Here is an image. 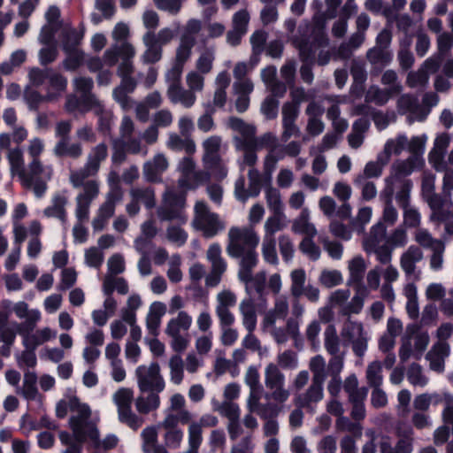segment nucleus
I'll use <instances>...</instances> for the list:
<instances>
[{
	"label": "nucleus",
	"mask_w": 453,
	"mask_h": 453,
	"mask_svg": "<svg viewBox=\"0 0 453 453\" xmlns=\"http://www.w3.org/2000/svg\"><path fill=\"white\" fill-rule=\"evenodd\" d=\"M112 398L117 406L120 422L127 424L134 430L139 428L142 425L143 419L133 413L131 410L134 399L133 390L127 388H121L114 393Z\"/></svg>",
	"instance_id": "11"
},
{
	"label": "nucleus",
	"mask_w": 453,
	"mask_h": 453,
	"mask_svg": "<svg viewBox=\"0 0 453 453\" xmlns=\"http://www.w3.org/2000/svg\"><path fill=\"white\" fill-rule=\"evenodd\" d=\"M292 230L296 234H304L309 237L317 235L315 226L310 221V211L303 208L300 215L293 221Z\"/></svg>",
	"instance_id": "41"
},
{
	"label": "nucleus",
	"mask_w": 453,
	"mask_h": 453,
	"mask_svg": "<svg viewBox=\"0 0 453 453\" xmlns=\"http://www.w3.org/2000/svg\"><path fill=\"white\" fill-rule=\"evenodd\" d=\"M220 147L221 138L217 135L211 136L203 142V165H210V164L217 163L218 160L221 159L219 155Z\"/></svg>",
	"instance_id": "40"
},
{
	"label": "nucleus",
	"mask_w": 453,
	"mask_h": 453,
	"mask_svg": "<svg viewBox=\"0 0 453 453\" xmlns=\"http://www.w3.org/2000/svg\"><path fill=\"white\" fill-rule=\"evenodd\" d=\"M119 86L112 92L114 100L120 105L123 111H129L133 108L134 102L128 96L136 88V81L132 77H122Z\"/></svg>",
	"instance_id": "23"
},
{
	"label": "nucleus",
	"mask_w": 453,
	"mask_h": 453,
	"mask_svg": "<svg viewBox=\"0 0 453 453\" xmlns=\"http://www.w3.org/2000/svg\"><path fill=\"white\" fill-rule=\"evenodd\" d=\"M135 376L141 392L160 393L165 389V382L157 363L139 365L135 370Z\"/></svg>",
	"instance_id": "9"
},
{
	"label": "nucleus",
	"mask_w": 453,
	"mask_h": 453,
	"mask_svg": "<svg viewBox=\"0 0 453 453\" xmlns=\"http://www.w3.org/2000/svg\"><path fill=\"white\" fill-rule=\"evenodd\" d=\"M92 111L98 117V130L104 135H110L111 131L113 114L111 111L106 110L101 101H94Z\"/></svg>",
	"instance_id": "39"
},
{
	"label": "nucleus",
	"mask_w": 453,
	"mask_h": 453,
	"mask_svg": "<svg viewBox=\"0 0 453 453\" xmlns=\"http://www.w3.org/2000/svg\"><path fill=\"white\" fill-rule=\"evenodd\" d=\"M108 156V149L105 143H99L93 147L88 155L87 162L82 168L71 171L69 180L73 188L82 184V181L89 177L96 175L102 162Z\"/></svg>",
	"instance_id": "7"
},
{
	"label": "nucleus",
	"mask_w": 453,
	"mask_h": 453,
	"mask_svg": "<svg viewBox=\"0 0 453 453\" xmlns=\"http://www.w3.org/2000/svg\"><path fill=\"white\" fill-rule=\"evenodd\" d=\"M119 58H121V63L118 67V75L119 77H131L134 70L132 59L135 56L134 47L128 42L119 45Z\"/></svg>",
	"instance_id": "30"
},
{
	"label": "nucleus",
	"mask_w": 453,
	"mask_h": 453,
	"mask_svg": "<svg viewBox=\"0 0 453 453\" xmlns=\"http://www.w3.org/2000/svg\"><path fill=\"white\" fill-rule=\"evenodd\" d=\"M384 245H388L387 227L381 222H378L372 226L369 235L364 240L363 246L367 253H371V250Z\"/></svg>",
	"instance_id": "29"
},
{
	"label": "nucleus",
	"mask_w": 453,
	"mask_h": 453,
	"mask_svg": "<svg viewBox=\"0 0 453 453\" xmlns=\"http://www.w3.org/2000/svg\"><path fill=\"white\" fill-rule=\"evenodd\" d=\"M435 180L434 173H425L421 185L422 196L432 211L431 220L445 219L444 207L447 203L443 197L435 193Z\"/></svg>",
	"instance_id": "13"
},
{
	"label": "nucleus",
	"mask_w": 453,
	"mask_h": 453,
	"mask_svg": "<svg viewBox=\"0 0 453 453\" xmlns=\"http://www.w3.org/2000/svg\"><path fill=\"white\" fill-rule=\"evenodd\" d=\"M309 21L303 20L297 28L296 34L290 37V41L293 45L298 49L303 62H311L314 59L317 50H320L318 63L320 65H325L329 63L331 58L329 50H325L328 47V44L319 46L317 38L319 35V28L314 27L312 35L308 36L307 33L309 32ZM327 43H329L328 41Z\"/></svg>",
	"instance_id": "2"
},
{
	"label": "nucleus",
	"mask_w": 453,
	"mask_h": 453,
	"mask_svg": "<svg viewBox=\"0 0 453 453\" xmlns=\"http://www.w3.org/2000/svg\"><path fill=\"white\" fill-rule=\"evenodd\" d=\"M146 50L142 56V62L151 64L159 61L162 58V46L157 42L154 32L148 31L142 37Z\"/></svg>",
	"instance_id": "35"
},
{
	"label": "nucleus",
	"mask_w": 453,
	"mask_h": 453,
	"mask_svg": "<svg viewBox=\"0 0 453 453\" xmlns=\"http://www.w3.org/2000/svg\"><path fill=\"white\" fill-rule=\"evenodd\" d=\"M166 146L173 150H184L187 153H193L196 150V144L189 137L182 138L175 133L169 134Z\"/></svg>",
	"instance_id": "54"
},
{
	"label": "nucleus",
	"mask_w": 453,
	"mask_h": 453,
	"mask_svg": "<svg viewBox=\"0 0 453 453\" xmlns=\"http://www.w3.org/2000/svg\"><path fill=\"white\" fill-rule=\"evenodd\" d=\"M396 434L399 437L395 448L394 453H411L413 451V434L414 431L411 426L402 429L396 427Z\"/></svg>",
	"instance_id": "47"
},
{
	"label": "nucleus",
	"mask_w": 453,
	"mask_h": 453,
	"mask_svg": "<svg viewBox=\"0 0 453 453\" xmlns=\"http://www.w3.org/2000/svg\"><path fill=\"white\" fill-rule=\"evenodd\" d=\"M239 309L243 326L248 332H254L257 321L254 300L251 297L243 299Z\"/></svg>",
	"instance_id": "38"
},
{
	"label": "nucleus",
	"mask_w": 453,
	"mask_h": 453,
	"mask_svg": "<svg viewBox=\"0 0 453 453\" xmlns=\"http://www.w3.org/2000/svg\"><path fill=\"white\" fill-rule=\"evenodd\" d=\"M68 198L64 193H57L51 198V203L43 210V215L47 218H56L61 221L63 225L67 222V213L65 206Z\"/></svg>",
	"instance_id": "27"
},
{
	"label": "nucleus",
	"mask_w": 453,
	"mask_h": 453,
	"mask_svg": "<svg viewBox=\"0 0 453 453\" xmlns=\"http://www.w3.org/2000/svg\"><path fill=\"white\" fill-rule=\"evenodd\" d=\"M215 60V50L212 47H208L200 51L199 56L196 61V71L207 74L213 67Z\"/></svg>",
	"instance_id": "52"
},
{
	"label": "nucleus",
	"mask_w": 453,
	"mask_h": 453,
	"mask_svg": "<svg viewBox=\"0 0 453 453\" xmlns=\"http://www.w3.org/2000/svg\"><path fill=\"white\" fill-rule=\"evenodd\" d=\"M262 387L250 388V395L247 401V405L250 412H256L262 418H267L270 417H277L281 410L279 406L280 403H272L268 401L267 403L262 404L259 403Z\"/></svg>",
	"instance_id": "16"
},
{
	"label": "nucleus",
	"mask_w": 453,
	"mask_h": 453,
	"mask_svg": "<svg viewBox=\"0 0 453 453\" xmlns=\"http://www.w3.org/2000/svg\"><path fill=\"white\" fill-rule=\"evenodd\" d=\"M67 80L62 74L50 72L46 88V100L49 102L58 100L65 91Z\"/></svg>",
	"instance_id": "36"
},
{
	"label": "nucleus",
	"mask_w": 453,
	"mask_h": 453,
	"mask_svg": "<svg viewBox=\"0 0 453 453\" xmlns=\"http://www.w3.org/2000/svg\"><path fill=\"white\" fill-rule=\"evenodd\" d=\"M355 295L341 311L343 315L358 314L364 307L365 299L369 296V290L364 284L353 287Z\"/></svg>",
	"instance_id": "37"
},
{
	"label": "nucleus",
	"mask_w": 453,
	"mask_h": 453,
	"mask_svg": "<svg viewBox=\"0 0 453 453\" xmlns=\"http://www.w3.org/2000/svg\"><path fill=\"white\" fill-rule=\"evenodd\" d=\"M159 393L150 392L146 396H139L135 401L136 410L140 413H149L157 410L160 405Z\"/></svg>",
	"instance_id": "58"
},
{
	"label": "nucleus",
	"mask_w": 453,
	"mask_h": 453,
	"mask_svg": "<svg viewBox=\"0 0 453 453\" xmlns=\"http://www.w3.org/2000/svg\"><path fill=\"white\" fill-rule=\"evenodd\" d=\"M229 127L240 136L234 138L235 146L250 147L257 142L256 134V127L251 124L245 123L242 119L232 117L228 120Z\"/></svg>",
	"instance_id": "22"
},
{
	"label": "nucleus",
	"mask_w": 453,
	"mask_h": 453,
	"mask_svg": "<svg viewBox=\"0 0 453 453\" xmlns=\"http://www.w3.org/2000/svg\"><path fill=\"white\" fill-rule=\"evenodd\" d=\"M344 391L348 394L349 400H354L357 397H365L367 394L366 389L358 388V380L356 374L349 375L342 383Z\"/></svg>",
	"instance_id": "63"
},
{
	"label": "nucleus",
	"mask_w": 453,
	"mask_h": 453,
	"mask_svg": "<svg viewBox=\"0 0 453 453\" xmlns=\"http://www.w3.org/2000/svg\"><path fill=\"white\" fill-rule=\"evenodd\" d=\"M408 137L404 134H399L394 139H388L385 145L384 150L380 152V158L383 157L384 162H389L390 157L399 155L403 150H407Z\"/></svg>",
	"instance_id": "43"
},
{
	"label": "nucleus",
	"mask_w": 453,
	"mask_h": 453,
	"mask_svg": "<svg viewBox=\"0 0 453 453\" xmlns=\"http://www.w3.org/2000/svg\"><path fill=\"white\" fill-rule=\"evenodd\" d=\"M408 381L414 387L424 388L427 385L429 379L425 374L422 367L418 364H412L407 370Z\"/></svg>",
	"instance_id": "61"
},
{
	"label": "nucleus",
	"mask_w": 453,
	"mask_h": 453,
	"mask_svg": "<svg viewBox=\"0 0 453 453\" xmlns=\"http://www.w3.org/2000/svg\"><path fill=\"white\" fill-rule=\"evenodd\" d=\"M323 384L324 382L322 381L311 380V384L307 390L296 395V405L299 408H305L313 411L316 404L324 397Z\"/></svg>",
	"instance_id": "21"
},
{
	"label": "nucleus",
	"mask_w": 453,
	"mask_h": 453,
	"mask_svg": "<svg viewBox=\"0 0 453 453\" xmlns=\"http://www.w3.org/2000/svg\"><path fill=\"white\" fill-rule=\"evenodd\" d=\"M240 257L238 277L246 285V290H249V282L251 281L252 271L258 262V256L256 250H250Z\"/></svg>",
	"instance_id": "31"
},
{
	"label": "nucleus",
	"mask_w": 453,
	"mask_h": 453,
	"mask_svg": "<svg viewBox=\"0 0 453 453\" xmlns=\"http://www.w3.org/2000/svg\"><path fill=\"white\" fill-rule=\"evenodd\" d=\"M449 345L446 342L435 343L426 354L430 369L437 372H442L445 368V359L449 356Z\"/></svg>",
	"instance_id": "24"
},
{
	"label": "nucleus",
	"mask_w": 453,
	"mask_h": 453,
	"mask_svg": "<svg viewBox=\"0 0 453 453\" xmlns=\"http://www.w3.org/2000/svg\"><path fill=\"white\" fill-rule=\"evenodd\" d=\"M29 327L24 329V326H19V334L22 337V342L25 349H36V348L44 342H47L57 336V331L46 326L36 330L32 333Z\"/></svg>",
	"instance_id": "20"
},
{
	"label": "nucleus",
	"mask_w": 453,
	"mask_h": 453,
	"mask_svg": "<svg viewBox=\"0 0 453 453\" xmlns=\"http://www.w3.org/2000/svg\"><path fill=\"white\" fill-rule=\"evenodd\" d=\"M248 178L249 187L247 188H245V178L242 175L235 181L234 195L242 203H245L250 197L257 196L261 191L262 176L257 168L249 169Z\"/></svg>",
	"instance_id": "14"
},
{
	"label": "nucleus",
	"mask_w": 453,
	"mask_h": 453,
	"mask_svg": "<svg viewBox=\"0 0 453 453\" xmlns=\"http://www.w3.org/2000/svg\"><path fill=\"white\" fill-rule=\"evenodd\" d=\"M324 347L329 355L341 354L342 342L337 334L334 325H329L326 327L324 334Z\"/></svg>",
	"instance_id": "50"
},
{
	"label": "nucleus",
	"mask_w": 453,
	"mask_h": 453,
	"mask_svg": "<svg viewBox=\"0 0 453 453\" xmlns=\"http://www.w3.org/2000/svg\"><path fill=\"white\" fill-rule=\"evenodd\" d=\"M234 93L236 96L235 108L239 112H244L250 106V94L254 89L251 81L234 82Z\"/></svg>",
	"instance_id": "33"
},
{
	"label": "nucleus",
	"mask_w": 453,
	"mask_h": 453,
	"mask_svg": "<svg viewBox=\"0 0 453 453\" xmlns=\"http://www.w3.org/2000/svg\"><path fill=\"white\" fill-rule=\"evenodd\" d=\"M285 375L280 367L273 364H268L265 368V384L270 392L265 395L267 401H273L282 404L290 396V392L285 388Z\"/></svg>",
	"instance_id": "8"
},
{
	"label": "nucleus",
	"mask_w": 453,
	"mask_h": 453,
	"mask_svg": "<svg viewBox=\"0 0 453 453\" xmlns=\"http://www.w3.org/2000/svg\"><path fill=\"white\" fill-rule=\"evenodd\" d=\"M89 416V407L87 404H79L78 414L72 416L69 421L75 443L68 445V448L63 453H81V445L88 439L92 442H97L98 430L94 424L88 421Z\"/></svg>",
	"instance_id": "3"
},
{
	"label": "nucleus",
	"mask_w": 453,
	"mask_h": 453,
	"mask_svg": "<svg viewBox=\"0 0 453 453\" xmlns=\"http://www.w3.org/2000/svg\"><path fill=\"white\" fill-rule=\"evenodd\" d=\"M84 31L73 27H65L61 33V46L63 50H80L78 45L83 39Z\"/></svg>",
	"instance_id": "49"
},
{
	"label": "nucleus",
	"mask_w": 453,
	"mask_h": 453,
	"mask_svg": "<svg viewBox=\"0 0 453 453\" xmlns=\"http://www.w3.org/2000/svg\"><path fill=\"white\" fill-rule=\"evenodd\" d=\"M424 159L420 156L413 155L405 160L396 161L392 166V176L397 180L411 174L415 170L421 168Z\"/></svg>",
	"instance_id": "32"
},
{
	"label": "nucleus",
	"mask_w": 453,
	"mask_h": 453,
	"mask_svg": "<svg viewBox=\"0 0 453 453\" xmlns=\"http://www.w3.org/2000/svg\"><path fill=\"white\" fill-rule=\"evenodd\" d=\"M388 163L383 161V157L380 158V153L378 154L375 161H369L365 164L363 173L356 177L354 183L361 184L365 179L379 178Z\"/></svg>",
	"instance_id": "48"
},
{
	"label": "nucleus",
	"mask_w": 453,
	"mask_h": 453,
	"mask_svg": "<svg viewBox=\"0 0 453 453\" xmlns=\"http://www.w3.org/2000/svg\"><path fill=\"white\" fill-rule=\"evenodd\" d=\"M372 216V207L363 206L359 208L357 216L350 221L352 228L358 234H362L365 231V226L370 222Z\"/></svg>",
	"instance_id": "60"
},
{
	"label": "nucleus",
	"mask_w": 453,
	"mask_h": 453,
	"mask_svg": "<svg viewBox=\"0 0 453 453\" xmlns=\"http://www.w3.org/2000/svg\"><path fill=\"white\" fill-rule=\"evenodd\" d=\"M180 354V353H176L175 355H173L168 362L170 369V381L174 385L181 384L184 379L185 365Z\"/></svg>",
	"instance_id": "51"
},
{
	"label": "nucleus",
	"mask_w": 453,
	"mask_h": 453,
	"mask_svg": "<svg viewBox=\"0 0 453 453\" xmlns=\"http://www.w3.org/2000/svg\"><path fill=\"white\" fill-rule=\"evenodd\" d=\"M193 226L196 229L202 231L206 237H212L224 228V224L219 220V216L211 212L203 201L196 202L195 205Z\"/></svg>",
	"instance_id": "10"
},
{
	"label": "nucleus",
	"mask_w": 453,
	"mask_h": 453,
	"mask_svg": "<svg viewBox=\"0 0 453 453\" xmlns=\"http://www.w3.org/2000/svg\"><path fill=\"white\" fill-rule=\"evenodd\" d=\"M79 188H81V190L75 198V217L79 221H85L89 218L90 206L93 201L99 196L100 183L96 180H85Z\"/></svg>",
	"instance_id": "12"
},
{
	"label": "nucleus",
	"mask_w": 453,
	"mask_h": 453,
	"mask_svg": "<svg viewBox=\"0 0 453 453\" xmlns=\"http://www.w3.org/2000/svg\"><path fill=\"white\" fill-rule=\"evenodd\" d=\"M290 293L294 298H300L304 292L307 285L306 282V273L303 269H295L290 273Z\"/></svg>",
	"instance_id": "53"
},
{
	"label": "nucleus",
	"mask_w": 453,
	"mask_h": 453,
	"mask_svg": "<svg viewBox=\"0 0 453 453\" xmlns=\"http://www.w3.org/2000/svg\"><path fill=\"white\" fill-rule=\"evenodd\" d=\"M13 311L19 319H25L26 322L22 324L15 323L17 331L19 332V326H24V329L29 327L34 330L36 323L41 319V312L37 309L29 310L27 303L25 302H18L13 305Z\"/></svg>",
	"instance_id": "28"
},
{
	"label": "nucleus",
	"mask_w": 453,
	"mask_h": 453,
	"mask_svg": "<svg viewBox=\"0 0 453 453\" xmlns=\"http://www.w3.org/2000/svg\"><path fill=\"white\" fill-rule=\"evenodd\" d=\"M424 257L423 251L416 245H411L400 257V266L407 280L418 281L421 279V270L417 267Z\"/></svg>",
	"instance_id": "15"
},
{
	"label": "nucleus",
	"mask_w": 453,
	"mask_h": 453,
	"mask_svg": "<svg viewBox=\"0 0 453 453\" xmlns=\"http://www.w3.org/2000/svg\"><path fill=\"white\" fill-rule=\"evenodd\" d=\"M53 173L51 165H45L42 161H31L18 175L21 185L32 189L37 198L44 196L48 188V181Z\"/></svg>",
	"instance_id": "4"
},
{
	"label": "nucleus",
	"mask_w": 453,
	"mask_h": 453,
	"mask_svg": "<svg viewBox=\"0 0 453 453\" xmlns=\"http://www.w3.org/2000/svg\"><path fill=\"white\" fill-rule=\"evenodd\" d=\"M350 73L353 78L352 92L354 93L357 89L361 91L367 79V73L364 62L354 59L351 63Z\"/></svg>",
	"instance_id": "57"
},
{
	"label": "nucleus",
	"mask_w": 453,
	"mask_h": 453,
	"mask_svg": "<svg viewBox=\"0 0 453 453\" xmlns=\"http://www.w3.org/2000/svg\"><path fill=\"white\" fill-rule=\"evenodd\" d=\"M326 12L325 13H315L312 17V23L314 27L319 28V35L317 38L319 46L327 44V37L325 33L326 22L328 19H334L337 16L339 6L342 4V0H325Z\"/></svg>",
	"instance_id": "19"
},
{
	"label": "nucleus",
	"mask_w": 453,
	"mask_h": 453,
	"mask_svg": "<svg viewBox=\"0 0 453 453\" xmlns=\"http://www.w3.org/2000/svg\"><path fill=\"white\" fill-rule=\"evenodd\" d=\"M366 58L372 65L385 66L392 62L393 53L389 50L374 46L367 51Z\"/></svg>",
	"instance_id": "56"
},
{
	"label": "nucleus",
	"mask_w": 453,
	"mask_h": 453,
	"mask_svg": "<svg viewBox=\"0 0 453 453\" xmlns=\"http://www.w3.org/2000/svg\"><path fill=\"white\" fill-rule=\"evenodd\" d=\"M82 146L79 142H71L68 139H60L56 143L53 153L57 157L78 158L82 155Z\"/></svg>",
	"instance_id": "45"
},
{
	"label": "nucleus",
	"mask_w": 453,
	"mask_h": 453,
	"mask_svg": "<svg viewBox=\"0 0 453 453\" xmlns=\"http://www.w3.org/2000/svg\"><path fill=\"white\" fill-rule=\"evenodd\" d=\"M288 225V219L284 212H275L268 217L265 222L264 238L275 239L274 234L283 230Z\"/></svg>",
	"instance_id": "46"
},
{
	"label": "nucleus",
	"mask_w": 453,
	"mask_h": 453,
	"mask_svg": "<svg viewBox=\"0 0 453 453\" xmlns=\"http://www.w3.org/2000/svg\"><path fill=\"white\" fill-rule=\"evenodd\" d=\"M366 269L365 259L361 256H356L349 261V279L347 284L351 287L358 286L362 283V280Z\"/></svg>",
	"instance_id": "42"
},
{
	"label": "nucleus",
	"mask_w": 453,
	"mask_h": 453,
	"mask_svg": "<svg viewBox=\"0 0 453 453\" xmlns=\"http://www.w3.org/2000/svg\"><path fill=\"white\" fill-rule=\"evenodd\" d=\"M365 334L363 324L357 321L348 320L341 331L342 337L350 342Z\"/></svg>",
	"instance_id": "64"
},
{
	"label": "nucleus",
	"mask_w": 453,
	"mask_h": 453,
	"mask_svg": "<svg viewBox=\"0 0 453 453\" xmlns=\"http://www.w3.org/2000/svg\"><path fill=\"white\" fill-rule=\"evenodd\" d=\"M395 96L387 88H382L378 85H371L365 94V101L368 104H374L378 106L387 104Z\"/></svg>",
	"instance_id": "44"
},
{
	"label": "nucleus",
	"mask_w": 453,
	"mask_h": 453,
	"mask_svg": "<svg viewBox=\"0 0 453 453\" xmlns=\"http://www.w3.org/2000/svg\"><path fill=\"white\" fill-rule=\"evenodd\" d=\"M166 96L173 104H180L187 109L191 108L196 102V95L181 85L167 89Z\"/></svg>",
	"instance_id": "34"
},
{
	"label": "nucleus",
	"mask_w": 453,
	"mask_h": 453,
	"mask_svg": "<svg viewBox=\"0 0 453 453\" xmlns=\"http://www.w3.org/2000/svg\"><path fill=\"white\" fill-rule=\"evenodd\" d=\"M227 254L232 257H239L250 250H256L260 238L251 226L232 227L228 232Z\"/></svg>",
	"instance_id": "6"
},
{
	"label": "nucleus",
	"mask_w": 453,
	"mask_h": 453,
	"mask_svg": "<svg viewBox=\"0 0 453 453\" xmlns=\"http://www.w3.org/2000/svg\"><path fill=\"white\" fill-rule=\"evenodd\" d=\"M196 40L188 35H181L180 44L176 50L175 63L184 65L190 58L192 49L195 46Z\"/></svg>",
	"instance_id": "55"
},
{
	"label": "nucleus",
	"mask_w": 453,
	"mask_h": 453,
	"mask_svg": "<svg viewBox=\"0 0 453 453\" xmlns=\"http://www.w3.org/2000/svg\"><path fill=\"white\" fill-rule=\"evenodd\" d=\"M94 81L89 77H77L73 80V88L76 93L81 96L84 102L83 111H90L94 101H99L95 94L91 92Z\"/></svg>",
	"instance_id": "26"
},
{
	"label": "nucleus",
	"mask_w": 453,
	"mask_h": 453,
	"mask_svg": "<svg viewBox=\"0 0 453 453\" xmlns=\"http://www.w3.org/2000/svg\"><path fill=\"white\" fill-rule=\"evenodd\" d=\"M119 45L112 44L108 48L103 56V58L98 57H92L87 60V66L92 73L100 72L103 70L104 65L111 67L116 65L119 60Z\"/></svg>",
	"instance_id": "25"
},
{
	"label": "nucleus",
	"mask_w": 453,
	"mask_h": 453,
	"mask_svg": "<svg viewBox=\"0 0 453 453\" xmlns=\"http://www.w3.org/2000/svg\"><path fill=\"white\" fill-rule=\"evenodd\" d=\"M207 180H209V173L204 171L194 172L187 176L186 174L180 175L178 180L180 191L177 193L173 188L165 189L162 203L157 209L158 219L161 221L177 220L180 223H185L187 221V216L184 213L185 193L196 188Z\"/></svg>",
	"instance_id": "1"
},
{
	"label": "nucleus",
	"mask_w": 453,
	"mask_h": 453,
	"mask_svg": "<svg viewBox=\"0 0 453 453\" xmlns=\"http://www.w3.org/2000/svg\"><path fill=\"white\" fill-rule=\"evenodd\" d=\"M265 200L269 210L273 212H284V205L280 192L273 187H268L265 191Z\"/></svg>",
	"instance_id": "62"
},
{
	"label": "nucleus",
	"mask_w": 453,
	"mask_h": 453,
	"mask_svg": "<svg viewBox=\"0 0 453 453\" xmlns=\"http://www.w3.org/2000/svg\"><path fill=\"white\" fill-rule=\"evenodd\" d=\"M169 161L164 153L158 152L147 160L142 166L144 179L149 182H162V175L167 171Z\"/></svg>",
	"instance_id": "18"
},
{
	"label": "nucleus",
	"mask_w": 453,
	"mask_h": 453,
	"mask_svg": "<svg viewBox=\"0 0 453 453\" xmlns=\"http://www.w3.org/2000/svg\"><path fill=\"white\" fill-rule=\"evenodd\" d=\"M365 377L370 387H381L383 383L382 364L373 361L367 365Z\"/></svg>",
	"instance_id": "59"
},
{
	"label": "nucleus",
	"mask_w": 453,
	"mask_h": 453,
	"mask_svg": "<svg viewBox=\"0 0 453 453\" xmlns=\"http://www.w3.org/2000/svg\"><path fill=\"white\" fill-rule=\"evenodd\" d=\"M396 108L401 115L409 113L408 120L410 123L423 121L429 112V111H425L420 107L418 97L411 94L401 95L397 99Z\"/></svg>",
	"instance_id": "17"
},
{
	"label": "nucleus",
	"mask_w": 453,
	"mask_h": 453,
	"mask_svg": "<svg viewBox=\"0 0 453 453\" xmlns=\"http://www.w3.org/2000/svg\"><path fill=\"white\" fill-rule=\"evenodd\" d=\"M193 322L192 317L185 311H180L166 324L165 334L170 338V347L176 353L184 352L189 345L188 331Z\"/></svg>",
	"instance_id": "5"
}]
</instances>
